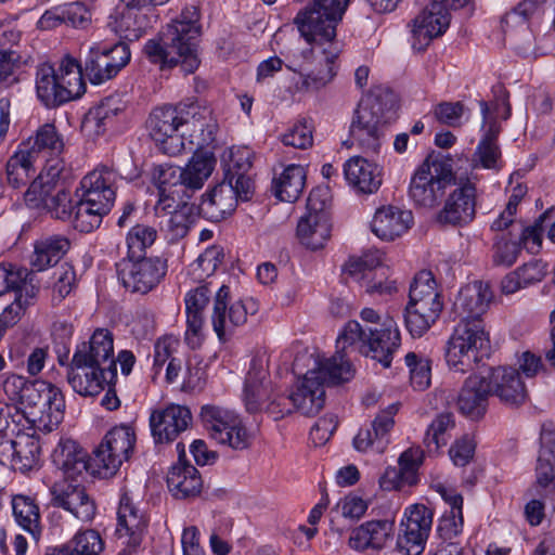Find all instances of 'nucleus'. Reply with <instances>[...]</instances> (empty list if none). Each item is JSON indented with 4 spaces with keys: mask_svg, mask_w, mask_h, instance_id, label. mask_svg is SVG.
<instances>
[{
    "mask_svg": "<svg viewBox=\"0 0 555 555\" xmlns=\"http://www.w3.org/2000/svg\"><path fill=\"white\" fill-rule=\"evenodd\" d=\"M423 452L418 449H409L399 457V469L387 468L380 479V483L385 489H391L399 486L400 480H405L412 485L415 482V474L422 464Z\"/></svg>",
    "mask_w": 555,
    "mask_h": 555,
    "instance_id": "obj_50",
    "label": "nucleus"
},
{
    "mask_svg": "<svg viewBox=\"0 0 555 555\" xmlns=\"http://www.w3.org/2000/svg\"><path fill=\"white\" fill-rule=\"evenodd\" d=\"M395 112L385 109L380 98H362L353 113L350 140L365 152L377 153L382 145L384 126L393 119Z\"/></svg>",
    "mask_w": 555,
    "mask_h": 555,
    "instance_id": "obj_11",
    "label": "nucleus"
},
{
    "mask_svg": "<svg viewBox=\"0 0 555 555\" xmlns=\"http://www.w3.org/2000/svg\"><path fill=\"white\" fill-rule=\"evenodd\" d=\"M73 360L105 372L111 379L117 378L113 334L108 330H96L89 341L77 346Z\"/></svg>",
    "mask_w": 555,
    "mask_h": 555,
    "instance_id": "obj_20",
    "label": "nucleus"
},
{
    "mask_svg": "<svg viewBox=\"0 0 555 555\" xmlns=\"http://www.w3.org/2000/svg\"><path fill=\"white\" fill-rule=\"evenodd\" d=\"M350 0H312L295 17L300 35L307 42L327 44L328 59L339 55L341 46L336 40V28L341 22Z\"/></svg>",
    "mask_w": 555,
    "mask_h": 555,
    "instance_id": "obj_5",
    "label": "nucleus"
},
{
    "mask_svg": "<svg viewBox=\"0 0 555 555\" xmlns=\"http://www.w3.org/2000/svg\"><path fill=\"white\" fill-rule=\"evenodd\" d=\"M454 427V416L451 412L438 414L425 434L424 443L428 452H437L442 446H446L450 438V431Z\"/></svg>",
    "mask_w": 555,
    "mask_h": 555,
    "instance_id": "obj_56",
    "label": "nucleus"
},
{
    "mask_svg": "<svg viewBox=\"0 0 555 555\" xmlns=\"http://www.w3.org/2000/svg\"><path fill=\"white\" fill-rule=\"evenodd\" d=\"M476 197L475 181L470 178H460L439 214V220L453 225L469 223L475 218Z\"/></svg>",
    "mask_w": 555,
    "mask_h": 555,
    "instance_id": "obj_24",
    "label": "nucleus"
},
{
    "mask_svg": "<svg viewBox=\"0 0 555 555\" xmlns=\"http://www.w3.org/2000/svg\"><path fill=\"white\" fill-rule=\"evenodd\" d=\"M413 224L410 210L389 205L376 210L372 220V231L384 241H393L404 234Z\"/></svg>",
    "mask_w": 555,
    "mask_h": 555,
    "instance_id": "obj_34",
    "label": "nucleus"
},
{
    "mask_svg": "<svg viewBox=\"0 0 555 555\" xmlns=\"http://www.w3.org/2000/svg\"><path fill=\"white\" fill-rule=\"evenodd\" d=\"M490 395L491 387L488 384L487 376L472 375L465 380L459 393V409L463 414L480 416L486 411Z\"/></svg>",
    "mask_w": 555,
    "mask_h": 555,
    "instance_id": "obj_42",
    "label": "nucleus"
},
{
    "mask_svg": "<svg viewBox=\"0 0 555 555\" xmlns=\"http://www.w3.org/2000/svg\"><path fill=\"white\" fill-rule=\"evenodd\" d=\"M216 157L210 151H195L188 165L182 168L185 198L203 188L205 181L211 176Z\"/></svg>",
    "mask_w": 555,
    "mask_h": 555,
    "instance_id": "obj_46",
    "label": "nucleus"
},
{
    "mask_svg": "<svg viewBox=\"0 0 555 555\" xmlns=\"http://www.w3.org/2000/svg\"><path fill=\"white\" fill-rule=\"evenodd\" d=\"M223 179L202 195L197 206L198 215L219 222L231 216L237 208L243 192V152L241 146H230L221 155Z\"/></svg>",
    "mask_w": 555,
    "mask_h": 555,
    "instance_id": "obj_4",
    "label": "nucleus"
},
{
    "mask_svg": "<svg viewBox=\"0 0 555 555\" xmlns=\"http://www.w3.org/2000/svg\"><path fill=\"white\" fill-rule=\"evenodd\" d=\"M405 364L410 371V379L414 389L424 390L430 384V361L415 352L406 353Z\"/></svg>",
    "mask_w": 555,
    "mask_h": 555,
    "instance_id": "obj_59",
    "label": "nucleus"
},
{
    "mask_svg": "<svg viewBox=\"0 0 555 555\" xmlns=\"http://www.w3.org/2000/svg\"><path fill=\"white\" fill-rule=\"evenodd\" d=\"M192 16H188L189 10L183 11L179 18L172 21L160 33L158 39H150L143 49L145 56L153 64L159 65L162 70L180 66L185 74H193L199 66L201 60L197 53V39L199 26L197 25L196 11L192 8Z\"/></svg>",
    "mask_w": 555,
    "mask_h": 555,
    "instance_id": "obj_2",
    "label": "nucleus"
},
{
    "mask_svg": "<svg viewBox=\"0 0 555 555\" xmlns=\"http://www.w3.org/2000/svg\"><path fill=\"white\" fill-rule=\"evenodd\" d=\"M21 402L27 406L37 409L40 413L39 420L50 430L57 426L63 420L65 399L62 391L54 385L42 380H31Z\"/></svg>",
    "mask_w": 555,
    "mask_h": 555,
    "instance_id": "obj_18",
    "label": "nucleus"
},
{
    "mask_svg": "<svg viewBox=\"0 0 555 555\" xmlns=\"http://www.w3.org/2000/svg\"><path fill=\"white\" fill-rule=\"evenodd\" d=\"M435 118L449 127H460L468 119L466 108L461 102H441L433 111Z\"/></svg>",
    "mask_w": 555,
    "mask_h": 555,
    "instance_id": "obj_62",
    "label": "nucleus"
},
{
    "mask_svg": "<svg viewBox=\"0 0 555 555\" xmlns=\"http://www.w3.org/2000/svg\"><path fill=\"white\" fill-rule=\"evenodd\" d=\"M499 105V100L494 105H490L486 101L479 102L482 128H486V130L473 155L472 162L474 167L480 166L485 169L499 168L498 163L501 159V150L498 144V135L501 129L496 122Z\"/></svg>",
    "mask_w": 555,
    "mask_h": 555,
    "instance_id": "obj_22",
    "label": "nucleus"
},
{
    "mask_svg": "<svg viewBox=\"0 0 555 555\" xmlns=\"http://www.w3.org/2000/svg\"><path fill=\"white\" fill-rule=\"evenodd\" d=\"M65 165L63 159H53L29 184L25 201L31 208H46L53 218L72 219L74 207L70 193L61 183Z\"/></svg>",
    "mask_w": 555,
    "mask_h": 555,
    "instance_id": "obj_9",
    "label": "nucleus"
},
{
    "mask_svg": "<svg viewBox=\"0 0 555 555\" xmlns=\"http://www.w3.org/2000/svg\"><path fill=\"white\" fill-rule=\"evenodd\" d=\"M433 526V512L424 504L405 508L399 526L397 547L405 555H421Z\"/></svg>",
    "mask_w": 555,
    "mask_h": 555,
    "instance_id": "obj_17",
    "label": "nucleus"
},
{
    "mask_svg": "<svg viewBox=\"0 0 555 555\" xmlns=\"http://www.w3.org/2000/svg\"><path fill=\"white\" fill-rule=\"evenodd\" d=\"M66 546L75 548L80 555H100L104 542L98 531L89 529L76 533Z\"/></svg>",
    "mask_w": 555,
    "mask_h": 555,
    "instance_id": "obj_61",
    "label": "nucleus"
},
{
    "mask_svg": "<svg viewBox=\"0 0 555 555\" xmlns=\"http://www.w3.org/2000/svg\"><path fill=\"white\" fill-rule=\"evenodd\" d=\"M306 184V170L300 165H288L272 180L274 196L285 203H295Z\"/></svg>",
    "mask_w": 555,
    "mask_h": 555,
    "instance_id": "obj_47",
    "label": "nucleus"
},
{
    "mask_svg": "<svg viewBox=\"0 0 555 555\" xmlns=\"http://www.w3.org/2000/svg\"><path fill=\"white\" fill-rule=\"evenodd\" d=\"M332 223L330 214H307L297 224V237L309 249L323 248L331 237Z\"/></svg>",
    "mask_w": 555,
    "mask_h": 555,
    "instance_id": "obj_44",
    "label": "nucleus"
},
{
    "mask_svg": "<svg viewBox=\"0 0 555 555\" xmlns=\"http://www.w3.org/2000/svg\"><path fill=\"white\" fill-rule=\"evenodd\" d=\"M313 127L306 120H299L281 134V142L286 146L306 150L313 144Z\"/></svg>",
    "mask_w": 555,
    "mask_h": 555,
    "instance_id": "obj_60",
    "label": "nucleus"
},
{
    "mask_svg": "<svg viewBox=\"0 0 555 555\" xmlns=\"http://www.w3.org/2000/svg\"><path fill=\"white\" fill-rule=\"evenodd\" d=\"M486 376L491 395L496 396L502 402L517 406L526 401L527 389L516 369L498 366L490 369Z\"/></svg>",
    "mask_w": 555,
    "mask_h": 555,
    "instance_id": "obj_31",
    "label": "nucleus"
},
{
    "mask_svg": "<svg viewBox=\"0 0 555 555\" xmlns=\"http://www.w3.org/2000/svg\"><path fill=\"white\" fill-rule=\"evenodd\" d=\"M50 493L53 506L63 508L77 520L89 522L94 518L95 502L81 483L63 479L53 483Z\"/></svg>",
    "mask_w": 555,
    "mask_h": 555,
    "instance_id": "obj_19",
    "label": "nucleus"
},
{
    "mask_svg": "<svg viewBox=\"0 0 555 555\" xmlns=\"http://www.w3.org/2000/svg\"><path fill=\"white\" fill-rule=\"evenodd\" d=\"M114 380L105 372L73 359L67 367L68 384L75 392L83 397L99 395L105 385H111Z\"/></svg>",
    "mask_w": 555,
    "mask_h": 555,
    "instance_id": "obj_36",
    "label": "nucleus"
},
{
    "mask_svg": "<svg viewBox=\"0 0 555 555\" xmlns=\"http://www.w3.org/2000/svg\"><path fill=\"white\" fill-rule=\"evenodd\" d=\"M398 408L392 404L376 415L370 427L362 428L353 439V446L358 451L369 450L382 453L389 443V433L393 427V416Z\"/></svg>",
    "mask_w": 555,
    "mask_h": 555,
    "instance_id": "obj_32",
    "label": "nucleus"
},
{
    "mask_svg": "<svg viewBox=\"0 0 555 555\" xmlns=\"http://www.w3.org/2000/svg\"><path fill=\"white\" fill-rule=\"evenodd\" d=\"M129 46L118 41L113 46L94 43L88 48L85 70L93 85H101L115 77L130 61Z\"/></svg>",
    "mask_w": 555,
    "mask_h": 555,
    "instance_id": "obj_16",
    "label": "nucleus"
},
{
    "mask_svg": "<svg viewBox=\"0 0 555 555\" xmlns=\"http://www.w3.org/2000/svg\"><path fill=\"white\" fill-rule=\"evenodd\" d=\"M31 156L38 159L40 156L47 157L48 166L53 159H61L59 156L63 153L65 144L62 134L57 131L53 124H44L40 126L33 137L21 143Z\"/></svg>",
    "mask_w": 555,
    "mask_h": 555,
    "instance_id": "obj_41",
    "label": "nucleus"
},
{
    "mask_svg": "<svg viewBox=\"0 0 555 555\" xmlns=\"http://www.w3.org/2000/svg\"><path fill=\"white\" fill-rule=\"evenodd\" d=\"M167 269V259L163 257L124 258L117 264V275L126 291L145 295L158 286Z\"/></svg>",
    "mask_w": 555,
    "mask_h": 555,
    "instance_id": "obj_15",
    "label": "nucleus"
},
{
    "mask_svg": "<svg viewBox=\"0 0 555 555\" xmlns=\"http://www.w3.org/2000/svg\"><path fill=\"white\" fill-rule=\"evenodd\" d=\"M443 301L430 271H420L409 292L405 307V327L413 337H422L439 319Z\"/></svg>",
    "mask_w": 555,
    "mask_h": 555,
    "instance_id": "obj_8",
    "label": "nucleus"
},
{
    "mask_svg": "<svg viewBox=\"0 0 555 555\" xmlns=\"http://www.w3.org/2000/svg\"><path fill=\"white\" fill-rule=\"evenodd\" d=\"M216 157L210 151H195L188 165L182 168L185 198L203 188L205 181L211 176Z\"/></svg>",
    "mask_w": 555,
    "mask_h": 555,
    "instance_id": "obj_45",
    "label": "nucleus"
},
{
    "mask_svg": "<svg viewBox=\"0 0 555 555\" xmlns=\"http://www.w3.org/2000/svg\"><path fill=\"white\" fill-rule=\"evenodd\" d=\"M157 238V230L147 224L133 225L126 236L127 257L142 258L145 257L146 249L150 248Z\"/></svg>",
    "mask_w": 555,
    "mask_h": 555,
    "instance_id": "obj_57",
    "label": "nucleus"
},
{
    "mask_svg": "<svg viewBox=\"0 0 555 555\" xmlns=\"http://www.w3.org/2000/svg\"><path fill=\"white\" fill-rule=\"evenodd\" d=\"M178 462L172 465L167 474V486L171 494L177 499L196 496L203 488V480L197 468L185 459L184 444H177Z\"/></svg>",
    "mask_w": 555,
    "mask_h": 555,
    "instance_id": "obj_28",
    "label": "nucleus"
},
{
    "mask_svg": "<svg viewBox=\"0 0 555 555\" xmlns=\"http://www.w3.org/2000/svg\"><path fill=\"white\" fill-rule=\"evenodd\" d=\"M309 43L313 47L310 51H302V57L307 60L311 54L317 53L315 57L319 60L320 67L304 74V63H299L294 55L289 61V64H287V68L300 75L301 83L300 87H298L299 90L306 92H318L330 85L336 76L335 62L339 55L328 59L327 54L324 52L327 44H319L318 42Z\"/></svg>",
    "mask_w": 555,
    "mask_h": 555,
    "instance_id": "obj_23",
    "label": "nucleus"
},
{
    "mask_svg": "<svg viewBox=\"0 0 555 555\" xmlns=\"http://www.w3.org/2000/svg\"><path fill=\"white\" fill-rule=\"evenodd\" d=\"M35 82L37 98L48 108L75 100L86 90L82 67L70 56L62 60L57 70L51 64H40Z\"/></svg>",
    "mask_w": 555,
    "mask_h": 555,
    "instance_id": "obj_6",
    "label": "nucleus"
},
{
    "mask_svg": "<svg viewBox=\"0 0 555 555\" xmlns=\"http://www.w3.org/2000/svg\"><path fill=\"white\" fill-rule=\"evenodd\" d=\"M36 158L29 154L23 146L8 159L5 165V179L13 189H21L29 182L36 175Z\"/></svg>",
    "mask_w": 555,
    "mask_h": 555,
    "instance_id": "obj_51",
    "label": "nucleus"
},
{
    "mask_svg": "<svg viewBox=\"0 0 555 555\" xmlns=\"http://www.w3.org/2000/svg\"><path fill=\"white\" fill-rule=\"evenodd\" d=\"M540 444L535 467L537 482L541 487H547L555 477V433L553 430H542Z\"/></svg>",
    "mask_w": 555,
    "mask_h": 555,
    "instance_id": "obj_54",
    "label": "nucleus"
},
{
    "mask_svg": "<svg viewBox=\"0 0 555 555\" xmlns=\"http://www.w3.org/2000/svg\"><path fill=\"white\" fill-rule=\"evenodd\" d=\"M14 469L26 472L37 464L40 453L38 440L28 435H21L14 440Z\"/></svg>",
    "mask_w": 555,
    "mask_h": 555,
    "instance_id": "obj_58",
    "label": "nucleus"
},
{
    "mask_svg": "<svg viewBox=\"0 0 555 555\" xmlns=\"http://www.w3.org/2000/svg\"><path fill=\"white\" fill-rule=\"evenodd\" d=\"M158 190L160 197L178 201L177 207L185 209L188 203L185 198L183 172L180 167L162 168L158 176Z\"/></svg>",
    "mask_w": 555,
    "mask_h": 555,
    "instance_id": "obj_55",
    "label": "nucleus"
},
{
    "mask_svg": "<svg viewBox=\"0 0 555 555\" xmlns=\"http://www.w3.org/2000/svg\"><path fill=\"white\" fill-rule=\"evenodd\" d=\"M344 175L350 185L365 194L375 193L382 185V169L360 156L346 162Z\"/></svg>",
    "mask_w": 555,
    "mask_h": 555,
    "instance_id": "obj_40",
    "label": "nucleus"
},
{
    "mask_svg": "<svg viewBox=\"0 0 555 555\" xmlns=\"http://www.w3.org/2000/svg\"><path fill=\"white\" fill-rule=\"evenodd\" d=\"M189 105H164L150 114L146 128L151 139L160 152L177 156L185 151L182 129Z\"/></svg>",
    "mask_w": 555,
    "mask_h": 555,
    "instance_id": "obj_13",
    "label": "nucleus"
},
{
    "mask_svg": "<svg viewBox=\"0 0 555 555\" xmlns=\"http://www.w3.org/2000/svg\"><path fill=\"white\" fill-rule=\"evenodd\" d=\"M263 362L262 356L253 358L248 377L245 378V409L250 412L262 409L270 398L268 374Z\"/></svg>",
    "mask_w": 555,
    "mask_h": 555,
    "instance_id": "obj_43",
    "label": "nucleus"
},
{
    "mask_svg": "<svg viewBox=\"0 0 555 555\" xmlns=\"http://www.w3.org/2000/svg\"><path fill=\"white\" fill-rule=\"evenodd\" d=\"M53 463L63 470L64 479L91 475V456L74 440H62L53 452Z\"/></svg>",
    "mask_w": 555,
    "mask_h": 555,
    "instance_id": "obj_37",
    "label": "nucleus"
},
{
    "mask_svg": "<svg viewBox=\"0 0 555 555\" xmlns=\"http://www.w3.org/2000/svg\"><path fill=\"white\" fill-rule=\"evenodd\" d=\"M192 413L185 405L169 404L155 410L150 416V427L154 442L170 443L192 424Z\"/></svg>",
    "mask_w": 555,
    "mask_h": 555,
    "instance_id": "obj_26",
    "label": "nucleus"
},
{
    "mask_svg": "<svg viewBox=\"0 0 555 555\" xmlns=\"http://www.w3.org/2000/svg\"><path fill=\"white\" fill-rule=\"evenodd\" d=\"M400 346V333L392 319H387L380 328H363L359 322L349 321L337 337V347L357 348L360 353L371 357L389 367L392 353Z\"/></svg>",
    "mask_w": 555,
    "mask_h": 555,
    "instance_id": "obj_7",
    "label": "nucleus"
},
{
    "mask_svg": "<svg viewBox=\"0 0 555 555\" xmlns=\"http://www.w3.org/2000/svg\"><path fill=\"white\" fill-rule=\"evenodd\" d=\"M218 125L208 107L190 104L182 129L185 150L205 151L215 142Z\"/></svg>",
    "mask_w": 555,
    "mask_h": 555,
    "instance_id": "obj_25",
    "label": "nucleus"
},
{
    "mask_svg": "<svg viewBox=\"0 0 555 555\" xmlns=\"http://www.w3.org/2000/svg\"><path fill=\"white\" fill-rule=\"evenodd\" d=\"M199 416L211 439L233 449L241 448L243 436L236 414L218 405L206 404L202 406Z\"/></svg>",
    "mask_w": 555,
    "mask_h": 555,
    "instance_id": "obj_21",
    "label": "nucleus"
},
{
    "mask_svg": "<svg viewBox=\"0 0 555 555\" xmlns=\"http://www.w3.org/2000/svg\"><path fill=\"white\" fill-rule=\"evenodd\" d=\"M453 179L449 164L439 159L426 158L415 170L409 186V197L421 207H435Z\"/></svg>",
    "mask_w": 555,
    "mask_h": 555,
    "instance_id": "obj_14",
    "label": "nucleus"
},
{
    "mask_svg": "<svg viewBox=\"0 0 555 555\" xmlns=\"http://www.w3.org/2000/svg\"><path fill=\"white\" fill-rule=\"evenodd\" d=\"M156 22V15L146 9L127 5L116 15H111L107 26L120 40L135 41L140 39Z\"/></svg>",
    "mask_w": 555,
    "mask_h": 555,
    "instance_id": "obj_30",
    "label": "nucleus"
},
{
    "mask_svg": "<svg viewBox=\"0 0 555 555\" xmlns=\"http://www.w3.org/2000/svg\"><path fill=\"white\" fill-rule=\"evenodd\" d=\"M393 532V522L387 519L369 520L353 528L348 545L356 551L382 550Z\"/></svg>",
    "mask_w": 555,
    "mask_h": 555,
    "instance_id": "obj_35",
    "label": "nucleus"
},
{
    "mask_svg": "<svg viewBox=\"0 0 555 555\" xmlns=\"http://www.w3.org/2000/svg\"><path fill=\"white\" fill-rule=\"evenodd\" d=\"M489 334L483 321L459 322L446 345L444 358L450 370L466 373L487 356Z\"/></svg>",
    "mask_w": 555,
    "mask_h": 555,
    "instance_id": "obj_10",
    "label": "nucleus"
},
{
    "mask_svg": "<svg viewBox=\"0 0 555 555\" xmlns=\"http://www.w3.org/2000/svg\"><path fill=\"white\" fill-rule=\"evenodd\" d=\"M493 299V293L489 283L475 281L463 286L454 302L453 313L459 322L482 321V315L488 311Z\"/></svg>",
    "mask_w": 555,
    "mask_h": 555,
    "instance_id": "obj_27",
    "label": "nucleus"
},
{
    "mask_svg": "<svg viewBox=\"0 0 555 555\" xmlns=\"http://www.w3.org/2000/svg\"><path fill=\"white\" fill-rule=\"evenodd\" d=\"M544 0H524L513 11L505 14L502 18V28L504 33H513L514 27H518L524 34L527 46L521 47L524 53H527L532 43V35L528 28V20L541 10Z\"/></svg>",
    "mask_w": 555,
    "mask_h": 555,
    "instance_id": "obj_52",
    "label": "nucleus"
},
{
    "mask_svg": "<svg viewBox=\"0 0 555 555\" xmlns=\"http://www.w3.org/2000/svg\"><path fill=\"white\" fill-rule=\"evenodd\" d=\"M117 173L100 167L85 176L80 182L81 198L74 207L72 222L76 230L90 233L98 229L116 199Z\"/></svg>",
    "mask_w": 555,
    "mask_h": 555,
    "instance_id": "obj_3",
    "label": "nucleus"
},
{
    "mask_svg": "<svg viewBox=\"0 0 555 555\" xmlns=\"http://www.w3.org/2000/svg\"><path fill=\"white\" fill-rule=\"evenodd\" d=\"M135 435L129 426H116L103 437L91 456V476L111 478L133 452Z\"/></svg>",
    "mask_w": 555,
    "mask_h": 555,
    "instance_id": "obj_12",
    "label": "nucleus"
},
{
    "mask_svg": "<svg viewBox=\"0 0 555 555\" xmlns=\"http://www.w3.org/2000/svg\"><path fill=\"white\" fill-rule=\"evenodd\" d=\"M53 302H61L68 296L76 285V272L69 263L61 264L54 271Z\"/></svg>",
    "mask_w": 555,
    "mask_h": 555,
    "instance_id": "obj_63",
    "label": "nucleus"
},
{
    "mask_svg": "<svg viewBox=\"0 0 555 555\" xmlns=\"http://www.w3.org/2000/svg\"><path fill=\"white\" fill-rule=\"evenodd\" d=\"M293 370L302 375L295 390L289 395L294 408L305 416L317 415L325 404L324 385H338L353 377L351 363L341 351L325 358L315 353L297 354Z\"/></svg>",
    "mask_w": 555,
    "mask_h": 555,
    "instance_id": "obj_1",
    "label": "nucleus"
},
{
    "mask_svg": "<svg viewBox=\"0 0 555 555\" xmlns=\"http://www.w3.org/2000/svg\"><path fill=\"white\" fill-rule=\"evenodd\" d=\"M520 251V243L501 238L493 245L492 262L495 267L508 268L516 262Z\"/></svg>",
    "mask_w": 555,
    "mask_h": 555,
    "instance_id": "obj_64",
    "label": "nucleus"
},
{
    "mask_svg": "<svg viewBox=\"0 0 555 555\" xmlns=\"http://www.w3.org/2000/svg\"><path fill=\"white\" fill-rule=\"evenodd\" d=\"M146 528V520L143 514L134 505L132 499L124 493L120 496L117 512L116 533L119 538L128 537V546L138 547Z\"/></svg>",
    "mask_w": 555,
    "mask_h": 555,
    "instance_id": "obj_39",
    "label": "nucleus"
},
{
    "mask_svg": "<svg viewBox=\"0 0 555 555\" xmlns=\"http://www.w3.org/2000/svg\"><path fill=\"white\" fill-rule=\"evenodd\" d=\"M230 299V288L222 285L216 294L212 313V326L218 338L221 341L227 340V333L231 332V327H236L241 324V314L231 307L228 311V302Z\"/></svg>",
    "mask_w": 555,
    "mask_h": 555,
    "instance_id": "obj_49",
    "label": "nucleus"
},
{
    "mask_svg": "<svg viewBox=\"0 0 555 555\" xmlns=\"http://www.w3.org/2000/svg\"><path fill=\"white\" fill-rule=\"evenodd\" d=\"M12 509L16 522L29 532L35 540H38L41 532L40 513L35 500L23 494L14 495Z\"/></svg>",
    "mask_w": 555,
    "mask_h": 555,
    "instance_id": "obj_53",
    "label": "nucleus"
},
{
    "mask_svg": "<svg viewBox=\"0 0 555 555\" xmlns=\"http://www.w3.org/2000/svg\"><path fill=\"white\" fill-rule=\"evenodd\" d=\"M412 34L415 39L413 47L423 49L428 46L429 42L444 34L450 25V13L449 10L442 5L434 9L433 2L424 9L413 21Z\"/></svg>",
    "mask_w": 555,
    "mask_h": 555,
    "instance_id": "obj_33",
    "label": "nucleus"
},
{
    "mask_svg": "<svg viewBox=\"0 0 555 555\" xmlns=\"http://www.w3.org/2000/svg\"><path fill=\"white\" fill-rule=\"evenodd\" d=\"M70 242L63 235H52L37 241L31 256V267L37 271L56 264L68 251Z\"/></svg>",
    "mask_w": 555,
    "mask_h": 555,
    "instance_id": "obj_48",
    "label": "nucleus"
},
{
    "mask_svg": "<svg viewBox=\"0 0 555 555\" xmlns=\"http://www.w3.org/2000/svg\"><path fill=\"white\" fill-rule=\"evenodd\" d=\"M126 104L119 95H109L90 108L81 122V131L87 137L103 134L115 117L125 111Z\"/></svg>",
    "mask_w": 555,
    "mask_h": 555,
    "instance_id": "obj_38",
    "label": "nucleus"
},
{
    "mask_svg": "<svg viewBox=\"0 0 555 555\" xmlns=\"http://www.w3.org/2000/svg\"><path fill=\"white\" fill-rule=\"evenodd\" d=\"M212 292L207 285L191 289L185 295L186 331L184 340L192 349H197L204 340L203 326L204 311L210 300Z\"/></svg>",
    "mask_w": 555,
    "mask_h": 555,
    "instance_id": "obj_29",
    "label": "nucleus"
}]
</instances>
